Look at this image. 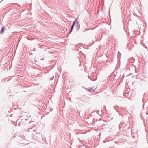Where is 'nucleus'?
Returning <instances> with one entry per match:
<instances>
[{
  "label": "nucleus",
  "mask_w": 148,
  "mask_h": 148,
  "mask_svg": "<svg viewBox=\"0 0 148 148\" xmlns=\"http://www.w3.org/2000/svg\"><path fill=\"white\" fill-rule=\"evenodd\" d=\"M77 19H78V18H76L73 21V24L71 26V29L70 31L69 34H70L71 32H72L73 28H74V25L76 23L77 21Z\"/></svg>",
  "instance_id": "nucleus-1"
},
{
  "label": "nucleus",
  "mask_w": 148,
  "mask_h": 148,
  "mask_svg": "<svg viewBox=\"0 0 148 148\" xmlns=\"http://www.w3.org/2000/svg\"><path fill=\"white\" fill-rule=\"evenodd\" d=\"M76 24V25H75V27L76 28V29L77 31H78L80 29V25L79 23V22L77 20Z\"/></svg>",
  "instance_id": "nucleus-2"
},
{
  "label": "nucleus",
  "mask_w": 148,
  "mask_h": 148,
  "mask_svg": "<svg viewBox=\"0 0 148 148\" xmlns=\"http://www.w3.org/2000/svg\"><path fill=\"white\" fill-rule=\"evenodd\" d=\"M5 27L3 26L2 27L1 29V31H0V34L2 35L3 34L4 31L5 30Z\"/></svg>",
  "instance_id": "nucleus-3"
},
{
  "label": "nucleus",
  "mask_w": 148,
  "mask_h": 148,
  "mask_svg": "<svg viewBox=\"0 0 148 148\" xmlns=\"http://www.w3.org/2000/svg\"><path fill=\"white\" fill-rule=\"evenodd\" d=\"M88 89L90 92H92L95 90V89H92L90 88H88Z\"/></svg>",
  "instance_id": "nucleus-4"
},
{
  "label": "nucleus",
  "mask_w": 148,
  "mask_h": 148,
  "mask_svg": "<svg viewBox=\"0 0 148 148\" xmlns=\"http://www.w3.org/2000/svg\"><path fill=\"white\" fill-rule=\"evenodd\" d=\"M54 76H52V77L51 78V79H50V80H52L54 78Z\"/></svg>",
  "instance_id": "nucleus-5"
},
{
  "label": "nucleus",
  "mask_w": 148,
  "mask_h": 148,
  "mask_svg": "<svg viewBox=\"0 0 148 148\" xmlns=\"http://www.w3.org/2000/svg\"><path fill=\"white\" fill-rule=\"evenodd\" d=\"M36 48H34V49H33V50H31V51H36Z\"/></svg>",
  "instance_id": "nucleus-6"
},
{
  "label": "nucleus",
  "mask_w": 148,
  "mask_h": 148,
  "mask_svg": "<svg viewBox=\"0 0 148 148\" xmlns=\"http://www.w3.org/2000/svg\"><path fill=\"white\" fill-rule=\"evenodd\" d=\"M88 78H89V79H90V80H92H92L90 78V76H89V75H88Z\"/></svg>",
  "instance_id": "nucleus-7"
},
{
  "label": "nucleus",
  "mask_w": 148,
  "mask_h": 148,
  "mask_svg": "<svg viewBox=\"0 0 148 148\" xmlns=\"http://www.w3.org/2000/svg\"><path fill=\"white\" fill-rule=\"evenodd\" d=\"M15 136H15V134L14 135V136L13 137V138H14Z\"/></svg>",
  "instance_id": "nucleus-8"
},
{
  "label": "nucleus",
  "mask_w": 148,
  "mask_h": 148,
  "mask_svg": "<svg viewBox=\"0 0 148 148\" xmlns=\"http://www.w3.org/2000/svg\"><path fill=\"white\" fill-rule=\"evenodd\" d=\"M30 55H33V53H30Z\"/></svg>",
  "instance_id": "nucleus-9"
},
{
  "label": "nucleus",
  "mask_w": 148,
  "mask_h": 148,
  "mask_svg": "<svg viewBox=\"0 0 148 148\" xmlns=\"http://www.w3.org/2000/svg\"><path fill=\"white\" fill-rule=\"evenodd\" d=\"M87 30V29H86V30H85L84 31H86Z\"/></svg>",
  "instance_id": "nucleus-10"
},
{
  "label": "nucleus",
  "mask_w": 148,
  "mask_h": 148,
  "mask_svg": "<svg viewBox=\"0 0 148 148\" xmlns=\"http://www.w3.org/2000/svg\"><path fill=\"white\" fill-rule=\"evenodd\" d=\"M104 107L106 109L105 106H104Z\"/></svg>",
  "instance_id": "nucleus-11"
}]
</instances>
